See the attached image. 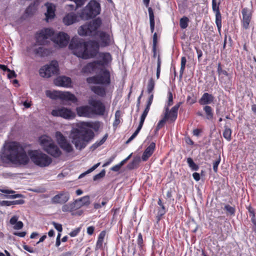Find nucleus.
I'll return each mask as SVG.
<instances>
[{
    "label": "nucleus",
    "instance_id": "nucleus-1",
    "mask_svg": "<svg viewBox=\"0 0 256 256\" xmlns=\"http://www.w3.org/2000/svg\"><path fill=\"white\" fill-rule=\"evenodd\" d=\"M99 48L98 42L94 40L86 42L78 38H73L69 44V48L74 54L83 59H88L96 56Z\"/></svg>",
    "mask_w": 256,
    "mask_h": 256
},
{
    "label": "nucleus",
    "instance_id": "nucleus-17",
    "mask_svg": "<svg viewBox=\"0 0 256 256\" xmlns=\"http://www.w3.org/2000/svg\"><path fill=\"white\" fill-rule=\"evenodd\" d=\"M70 199L69 193L67 192H60L52 198L51 202L54 204H63L66 202Z\"/></svg>",
    "mask_w": 256,
    "mask_h": 256
},
{
    "label": "nucleus",
    "instance_id": "nucleus-26",
    "mask_svg": "<svg viewBox=\"0 0 256 256\" xmlns=\"http://www.w3.org/2000/svg\"><path fill=\"white\" fill-rule=\"evenodd\" d=\"M214 96L208 92L204 93L200 98L198 102L201 105L208 106L214 102Z\"/></svg>",
    "mask_w": 256,
    "mask_h": 256
},
{
    "label": "nucleus",
    "instance_id": "nucleus-28",
    "mask_svg": "<svg viewBox=\"0 0 256 256\" xmlns=\"http://www.w3.org/2000/svg\"><path fill=\"white\" fill-rule=\"evenodd\" d=\"M39 142L42 146L43 147L44 150L46 151L47 148L54 143L52 139L48 136L44 135L39 138Z\"/></svg>",
    "mask_w": 256,
    "mask_h": 256
},
{
    "label": "nucleus",
    "instance_id": "nucleus-63",
    "mask_svg": "<svg viewBox=\"0 0 256 256\" xmlns=\"http://www.w3.org/2000/svg\"><path fill=\"white\" fill-rule=\"evenodd\" d=\"M116 157V154L112 156L102 166L103 167L106 166L110 164Z\"/></svg>",
    "mask_w": 256,
    "mask_h": 256
},
{
    "label": "nucleus",
    "instance_id": "nucleus-39",
    "mask_svg": "<svg viewBox=\"0 0 256 256\" xmlns=\"http://www.w3.org/2000/svg\"><path fill=\"white\" fill-rule=\"evenodd\" d=\"M152 102L150 100H148L146 108H145L144 110V111L142 114L140 118L142 120H145L146 118V117L148 114L150 110V106L152 104Z\"/></svg>",
    "mask_w": 256,
    "mask_h": 256
},
{
    "label": "nucleus",
    "instance_id": "nucleus-57",
    "mask_svg": "<svg viewBox=\"0 0 256 256\" xmlns=\"http://www.w3.org/2000/svg\"><path fill=\"white\" fill-rule=\"evenodd\" d=\"M72 204L73 205L74 211L82 207L79 199L76 200Z\"/></svg>",
    "mask_w": 256,
    "mask_h": 256
},
{
    "label": "nucleus",
    "instance_id": "nucleus-40",
    "mask_svg": "<svg viewBox=\"0 0 256 256\" xmlns=\"http://www.w3.org/2000/svg\"><path fill=\"white\" fill-rule=\"evenodd\" d=\"M81 205L83 206H88L90 204V198L88 196H84L80 198H78Z\"/></svg>",
    "mask_w": 256,
    "mask_h": 256
},
{
    "label": "nucleus",
    "instance_id": "nucleus-24",
    "mask_svg": "<svg viewBox=\"0 0 256 256\" xmlns=\"http://www.w3.org/2000/svg\"><path fill=\"white\" fill-rule=\"evenodd\" d=\"M78 126L84 130H89L88 128H92L95 131H97L99 130L100 127V124L98 122H82L78 123Z\"/></svg>",
    "mask_w": 256,
    "mask_h": 256
},
{
    "label": "nucleus",
    "instance_id": "nucleus-12",
    "mask_svg": "<svg viewBox=\"0 0 256 256\" xmlns=\"http://www.w3.org/2000/svg\"><path fill=\"white\" fill-rule=\"evenodd\" d=\"M56 138L58 143L64 152L67 153H70L73 152L74 148L72 145L60 132H56Z\"/></svg>",
    "mask_w": 256,
    "mask_h": 256
},
{
    "label": "nucleus",
    "instance_id": "nucleus-36",
    "mask_svg": "<svg viewBox=\"0 0 256 256\" xmlns=\"http://www.w3.org/2000/svg\"><path fill=\"white\" fill-rule=\"evenodd\" d=\"M140 162V157H135L132 161L128 164V168L130 170L134 169L138 166Z\"/></svg>",
    "mask_w": 256,
    "mask_h": 256
},
{
    "label": "nucleus",
    "instance_id": "nucleus-60",
    "mask_svg": "<svg viewBox=\"0 0 256 256\" xmlns=\"http://www.w3.org/2000/svg\"><path fill=\"white\" fill-rule=\"evenodd\" d=\"M218 72L219 76H220L221 74H224L226 76H228V72L226 70L222 69L220 64H218Z\"/></svg>",
    "mask_w": 256,
    "mask_h": 256
},
{
    "label": "nucleus",
    "instance_id": "nucleus-59",
    "mask_svg": "<svg viewBox=\"0 0 256 256\" xmlns=\"http://www.w3.org/2000/svg\"><path fill=\"white\" fill-rule=\"evenodd\" d=\"M143 242H143L142 234L141 233H139L138 234V239H137V244H138V247L140 248H142Z\"/></svg>",
    "mask_w": 256,
    "mask_h": 256
},
{
    "label": "nucleus",
    "instance_id": "nucleus-50",
    "mask_svg": "<svg viewBox=\"0 0 256 256\" xmlns=\"http://www.w3.org/2000/svg\"><path fill=\"white\" fill-rule=\"evenodd\" d=\"M144 120H142L140 118V124H139V125L136 129V130L134 132L132 135L134 138H135L136 137V136L139 133L140 131V130L142 129V126L144 124Z\"/></svg>",
    "mask_w": 256,
    "mask_h": 256
},
{
    "label": "nucleus",
    "instance_id": "nucleus-54",
    "mask_svg": "<svg viewBox=\"0 0 256 256\" xmlns=\"http://www.w3.org/2000/svg\"><path fill=\"white\" fill-rule=\"evenodd\" d=\"M166 121L167 120L164 118V117L160 120L156 128V131H158L159 130L162 128L164 126Z\"/></svg>",
    "mask_w": 256,
    "mask_h": 256
},
{
    "label": "nucleus",
    "instance_id": "nucleus-52",
    "mask_svg": "<svg viewBox=\"0 0 256 256\" xmlns=\"http://www.w3.org/2000/svg\"><path fill=\"white\" fill-rule=\"evenodd\" d=\"M224 209L226 210V212L228 213H229L231 215H233L235 213V208L228 204H226L225 206Z\"/></svg>",
    "mask_w": 256,
    "mask_h": 256
},
{
    "label": "nucleus",
    "instance_id": "nucleus-30",
    "mask_svg": "<svg viewBox=\"0 0 256 256\" xmlns=\"http://www.w3.org/2000/svg\"><path fill=\"white\" fill-rule=\"evenodd\" d=\"M18 216H12L10 220V224L14 226V230H18L22 229L24 226L23 222L22 221H18Z\"/></svg>",
    "mask_w": 256,
    "mask_h": 256
},
{
    "label": "nucleus",
    "instance_id": "nucleus-2",
    "mask_svg": "<svg viewBox=\"0 0 256 256\" xmlns=\"http://www.w3.org/2000/svg\"><path fill=\"white\" fill-rule=\"evenodd\" d=\"M4 149L1 154L2 160L15 164H26L29 158L24 148L16 142H8L4 146Z\"/></svg>",
    "mask_w": 256,
    "mask_h": 256
},
{
    "label": "nucleus",
    "instance_id": "nucleus-48",
    "mask_svg": "<svg viewBox=\"0 0 256 256\" xmlns=\"http://www.w3.org/2000/svg\"><path fill=\"white\" fill-rule=\"evenodd\" d=\"M46 52L47 50L43 47H39L38 48L34 50L35 54L40 56H44L46 54Z\"/></svg>",
    "mask_w": 256,
    "mask_h": 256
},
{
    "label": "nucleus",
    "instance_id": "nucleus-42",
    "mask_svg": "<svg viewBox=\"0 0 256 256\" xmlns=\"http://www.w3.org/2000/svg\"><path fill=\"white\" fill-rule=\"evenodd\" d=\"M232 130L230 128L226 127L223 132L224 137L228 140L230 141L232 139Z\"/></svg>",
    "mask_w": 256,
    "mask_h": 256
},
{
    "label": "nucleus",
    "instance_id": "nucleus-47",
    "mask_svg": "<svg viewBox=\"0 0 256 256\" xmlns=\"http://www.w3.org/2000/svg\"><path fill=\"white\" fill-rule=\"evenodd\" d=\"M100 162H98L96 164H94L93 166H92L91 168L88 169L86 172L80 174V176H78V178H80L84 177V176H85L86 174H90L91 172H93L100 165Z\"/></svg>",
    "mask_w": 256,
    "mask_h": 256
},
{
    "label": "nucleus",
    "instance_id": "nucleus-7",
    "mask_svg": "<svg viewBox=\"0 0 256 256\" xmlns=\"http://www.w3.org/2000/svg\"><path fill=\"white\" fill-rule=\"evenodd\" d=\"M46 94L47 97L52 100L59 98L62 100L71 101L73 102H76L78 100L74 94L68 92L46 90Z\"/></svg>",
    "mask_w": 256,
    "mask_h": 256
},
{
    "label": "nucleus",
    "instance_id": "nucleus-46",
    "mask_svg": "<svg viewBox=\"0 0 256 256\" xmlns=\"http://www.w3.org/2000/svg\"><path fill=\"white\" fill-rule=\"evenodd\" d=\"M188 18L186 16H184L180 18V26L182 28L184 29L188 26Z\"/></svg>",
    "mask_w": 256,
    "mask_h": 256
},
{
    "label": "nucleus",
    "instance_id": "nucleus-23",
    "mask_svg": "<svg viewBox=\"0 0 256 256\" xmlns=\"http://www.w3.org/2000/svg\"><path fill=\"white\" fill-rule=\"evenodd\" d=\"M156 148V144L152 142L146 148L142 156V160L144 162L146 161L148 158L152 154Z\"/></svg>",
    "mask_w": 256,
    "mask_h": 256
},
{
    "label": "nucleus",
    "instance_id": "nucleus-44",
    "mask_svg": "<svg viewBox=\"0 0 256 256\" xmlns=\"http://www.w3.org/2000/svg\"><path fill=\"white\" fill-rule=\"evenodd\" d=\"M63 212H73L74 211L73 205L72 203L64 204L62 208Z\"/></svg>",
    "mask_w": 256,
    "mask_h": 256
},
{
    "label": "nucleus",
    "instance_id": "nucleus-3",
    "mask_svg": "<svg viewBox=\"0 0 256 256\" xmlns=\"http://www.w3.org/2000/svg\"><path fill=\"white\" fill-rule=\"evenodd\" d=\"M78 128H73L70 137L76 148L80 150L84 148L94 138V134L91 130H84L77 124Z\"/></svg>",
    "mask_w": 256,
    "mask_h": 256
},
{
    "label": "nucleus",
    "instance_id": "nucleus-29",
    "mask_svg": "<svg viewBox=\"0 0 256 256\" xmlns=\"http://www.w3.org/2000/svg\"><path fill=\"white\" fill-rule=\"evenodd\" d=\"M46 152L55 158L60 156L62 153L60 148L54 142L49 148H46Z\"/></svg>",
    "mask_w": 256,
    "mask_h": 256
},
{
    "label": "nucleus",
    "instance_id": "nucleus-6",
    "mask_svg": "<svg viewBox=\"0 0 256 256\" xmlns=\"http://www.w3.org/2000/svg\"><path fill=\"white\" fill-rule=\"evenodd\" d=\"M32 161L36 165L40 167H46L52 162V159L48 155L38 151L30 152Z\"/></svg>",
    "mask_w": 256,
    "mask_h": 256
},
{
    "label": "nucleus",
    "instance_id": "nucleus-27",
    "mask_svg": "<svg viewBox=\"0 0 256 256\" xmlns=\"http://www.w3.org/2000/svg\"><path fill=\"white\" fill-rule=\"evenodd\" d=\"M77 15L74 12H70L66 14L63 18V22L65 25L70 26L78 20Z\"/></svg>",
    "mask_w": 256,
    "mask_h": 256
},
{
    "label": "nucleus",
    "instance_id": "nucleus-15",
    "mask_svg": "<svg viewBox=\"0 0 256 256\" xmlns=\"http://www.w3.org/2000/svg\"><path fill=\"white\" fill-rule=\"evenodd\" d=\"M98 58L100 59L98 60L88 64L87 65V67L93 69L96 64L100 66H105L112 61V56L108 52L100 53Z\"/></svg>",
    "mask_w": 256,
    "mask_h": 256
},
{
    "label": "nucleus",
    "instance_id": "nucleus-14",
    "mask_svg": "<svg viewBox=\"0 0 256 256\" xmlns=\"http://www.w3.org/2000/svg\"><path fill=\"white\" fill-rule=\"evenodd\" d=\"M181 104V102H178L173 106L170 110L168 106L164 107V118L170 122H174L178 116V110Z\"/></svg>",
    "mask_w": 256,
    "mask_h": 256
},
{
    "label": "nucleus",
    "instance_id": "nucleus-58",
    "mask_svg": "<svg viewBox=\"0 0 256 256\" xmlns=\"http://www.w3.org/2000/svg\"><path fill=\"white\" fill-rule=\"evenodd\" d=\"M173 104V97L172 94L170 92H168V102H167V104L165 106H168L169 108Z\"/></svg>",
    "mask_w": 256,
    "mask_h": 256
},
{
    "label": "nucleus",
    "instance_id": "nucleus-9",
    "mask_svg": "<svg viewBox=\"0 0 256 256\" xmlns=\"http://www.w3.org/2000/svg\"><path fill=\"white\" fill-rule=\"evenodd\" d=\"M54 31L50 28H44L38 32L36 36V42L38 45H44L48 42V40L54 35Z\"/></svg>",
    "mask_w": 256,
    "mask_h": 256
},
{
    "label": "nucleus",
    "instance_id": "nucleus-56",
    "mask_svg": "<svg viewBox=\"0 0 256 256\" xmlns=\"http://www.w3.org/2000/svg\"><path fill=\"white\" fill-rule=\"evenodd\" d=\"M107 138H108V135L107 134H106L102 140H100L99 142H96L94 144V148H98V146H101L102 144L107 139Z\"/></svg>",
    "mask_w": 256,
    "mask_h": 256
},
{
    "label": "nucleus",
    "instance_id": "nucleus-43",
    "mask_svg": "<svg viewBox=\"0 0 256 256\" xmlns=\"http://www.w3.org/2000/svg\"><path fill=\"white\" fill-rule=\"evenodd\" d=\"M120 112L118 110L116 112L114 115V120L113 123L114 126H116L120 122Z\"/></svg>",
    "mask_w": 256,
    "mask_h": 256
},
{
    "label": "nucleus",
    "instance_id": "nucleus-32",
    "mask_svg": "<svg viewBox=\"0 0 256 256\" xmlns=\"http://www.w3.org/2000/svg\"><path fill=\"white\" fill-rule=\"evenodd\" d=\"M148 12L150 16V28L151 32L152 33L154 30V16L152 9L151 8H148Z\"/></svg>",
    "mask_w": 256,
    "mask_h": 256
},
{
    "label": "nucleus",
    "instance_id": "nucleus-37",
    "mask_svg": "<svg viewBox=\"0 0 256 256\" xmlns=\"http://www.w3.org/2000/svg\"><path fill=\"white\" fill-rule=\"evenodd\" d=\"M187 163L192 170H198L199 168L198 166L194 162L192 159L191 158H187Z\"/></svg>",
    "mask_w": 256,
    "mask_h": 256
},
{
    "label": "nucleus",
    "instance_id": "nucleus-25",
    "mask_svg": "<svg viewBox=\"0 0 256 256\" xmlns=\"http://www.w3.org/2000/svg\"><path fill=\"white\" fill-rule=\"evenodd\" d=\"M100 38L102 46H106L110 45L112 42V38L110 34L104 32L100 33Z\"/></svg>",
    "mask_w": 256,
    "mask_h": 256
},
{
    "label": "nucleus",
    "instance_id": "nucleus-61",
    "mask_svg": "<svg viewBox=\"0 0 256 256\" xmlns=\"http://www.w3.org/2000/svg\"><path fill=\"white\" fill-rule=\"evenodd\" d=\"M80 229H81L80 227L76 228L75 230H73L69 234L70 236L71 237H74V236H76L80 232Z\"/></svg>",
    "mask_w": 256,
    "mask_h": 256
},
{
    "label": "nucleus",
    "instance_id": "nucleus-33",
    "mask_svg": "<svg viewBox=\"0 0 256 256\" xmlns=\"http://www.w3.org/2000/svg\"><path fill=\"white\" fill-rule=\"evenodd\" d=\"M106 232L104 231H102L99 234L96 246V250H98L102 248Z\"/></svg>",
    "mask_w": 256,
    "mask_h": 256
},
{
    "label": "nucleus",
    "instance_id": "nucleus-64",
    "mask_svg": "<svg viewBox=\"0 0 256 256\" xmlns=\"http://www.w3.org/2000/svg\"><path fill=\"white\" fill-rule=\"evenodd\" d=\"M0 192L6 194H13L16 192L15 191L8 188H0Z\"/></svg>",
    "mask_w": 256,
    "mask_h": 256
},
{
    "label": "nucleus",
    "instance_id": "nucleus-18",
    "mask_svg": "<svg viewBox=\"0 0 256 256\" xmlns=\"http://www.w3.org/2000/svg\"><path fill=\"white\" fill-rule=\"evenodd\" d=\"M78 114L80 116L91 118L94 116L91 106H84L76 108Z\"/></svg>",
    "mask_w": 256,
    "mask_h": 256
},
{
    "label": "nucleus",
    "instance_id": "nucleus-31",
    "mask_svg": "<svg viewBox=\"0 0 256 256\" xmlns=\"http://www.w3.org/2000/svg\"><path fill=\"white\" fill-rule=\"evenodd\" d=\"M91 90L100 97H104L106 95V88L100 86H92Z\"/></svg>",
    "mask_w": 256,
    "mask_h": 256
},
{
    "label": "nucleus",
    "instance_id": "nucleus-38",
    "mask_svg": "<svg viewBox=\"0 0 256 256\" xmlns=\"http://www.w3.org/2000/svg\"><path fill=\"white\" fill-rule=\"evenodd\" d=\"M152 102L150 100H148L146 108H145L144 110V111L142 114L140 118L142 120H145L146 118V117L148 114L150 110V106L152 104Z\"/></svg>",
    "mask_w": 256,
    "mask_h": 256
},
{
    "label": "nucleus",
    "instance_id": "nucleus-8",
    "mask_svg": "<svg viewBox=\"0 0 256 256\" xmlns=\"http://www.w3.org/2000/svg\"><path fill=\"white\" fill-rule=\"evenodd\" d=\"M58 72V64L57 61L52 60L49 64H46L40 70V74L44 78H50L56 74Z\"/></svg>",
    "mask_w": 256,
    "mask_h": 256
},
{
    "label": "nucleus",
    "instance_id": "nucleus-20",
    "mask_svg": "<svg viewBox=\"0 0 256 256\" xmlns=\"http://www.w3.org/2000/svg\"><path fill=\"white\" fill-rule=\"evenodd\" d=\"M219 4L218 3L217 5L216 2H212V8L216 14V24L218 31L220 32L222 28V16L220 11Z\"/></svg>",
    "mask_w": 256,
    "mask_h": 256
},
{
    "label": "nucleus",
    "instance_id": "nucleus-34",
    "mask_svg": "<svg viewBox=\"0 0 256 256\" xmlns=\"http://www.w3.org/2000/svg\"><path fill=\"white\" fill-rule=\"evenodd\" d=\"M203 109L206 113V118L208 120H212L214 117L212 108L210 106H205Z\"/></svg>",
    "mask_w": 256,
    "mask_h": 256
},
{
    "label": "nucleus",
    "instance_id": "nucleus-16",
    "mask_svg": "<svg viewBox=\"0 0 256 256\" xmlns=\"http://www.w3.org/2000/svg\"><path fill=\"white\" fill-rule=\"evenodd\" d=\"M52 40L60 48L65 47L67 46L70 36L66 33L60 32L54 36Z\"/></svg>",
    "mask_w": 256,
    "mask_h": 256
},
{
    "label": "nucleus",
    "instance_id": "nucleus-41",
    "mask_svg": "<svg viewBox=\"0 0 256 256\" xmlns=\"http://www.w3.org/2000/svg\"><path fill=\"white\" fill-rule=\"evenodd\" d=\"M154 85L155 82L154 79L152 78H150L148 82L147 86V92L149 94L152 92L154 88Z\"/></svg>",
    "mask_w": 256,
    "mask_h": 256
},
{
    "label": "nucleus",
    "instance_id": "nucleus-5",
    "mask_svg": "<svg viewBox=\"0 0 256 256\" xmlns=\"http://www.w3.org/2000/svg\"><path fill=\"white\" fill-rule=\"evenodd\" d=\"M102 24L100 18H96L80 26L78 34L82 36L94 35Z\"/></svg>",
    "mask_w": 256,
    "mask_h": 256
},
{
    "label": "nucleus",
    "instance_id": "nucleus-19",
    "mask_svg": "<svg viewBox=\"0 0 256 256\" xmlns=\"http://www.w3.org/2000/svg\"><path fill=\"white\" fill-rule=\"evenodd\" d=\"M56 86L69 88L71 86L72 80L70 78L66 76H60L54 80Z\"/></svg>",
    "mask_w": 256,
    "mask_h": 256
},
{
    "label": "nucleus",
    "instance_id": "nucleus-55",
    "mask_svg": "<svg viewBox=\"0 0 256 256\" xmlns=\"http://www.w3.org/2000/svg\"><path fill=\"white\" fill-rule=\"evenodd\" d=\"M36 8L34 4H32L26 10V13L28 15L32 14L35 11Z\"/></svg>",
    "mask_w": 256,
    "mask_h": 256
},
{
    "label": "nucleus",
    "instance_id": "nucleus-53",
    "mask_svg": "<svg viewBox=\"0 0 256 256\" xmlns=\"http://www.w3.org/2000/svg\"><path fill=\"white\" fill-rule=\"evenodd\" d=\"M106 174V171L104 170H102L99 174L95 175L94 178L93 180L94 181L98 180L101 178H103Z\"/></svg>",
    "mask_w": 256,
    "mask_h": 256
},
{
    "label": "nucleus",
    "instance_id": "nucleus-35",
    "mask_svg": "<svg viewBox=\"0 0 256 256\" xmlns=\"http://www.w3.org/2000/svg\"><path fill=\"white\" fill-rule=\"evenodd\" d=\"M158 204L160 206V208H159L158 212V220H160L161 216H162L163 215H164L166 212L164 206L163 204L162 203V202L160 198L158 199Z\"/></svg>",
    "mask_w": 256,
    "mask_h": 256
},
{
    "label": "nucleus",
    "instance_id": "nucleus-10",
    "mask_svg": "<svg viewBox=\"0 0 256 256\" xmlns=\"http://www.w3.org/2000/svg\"><path fill=\"white\" fill-rule=\"evenodd\" d=\"M88 104L92 108L94 116L95 115L104 116L106 112L104 104L99 100H90Z\"/></svg>",
    "mask_w": 256,
    "mask_h": 256
},
{
    "label": "nucleus",
    "instance_id": "nucleus-4",
    "mask_svg": "<svg viewBox=\"0 0 256 256\" xmlns=\"http://www.w3.org/2000/svg\"><path fill=\"white\" fill-rule=\"evenodd\" d=\"M100 12V6L96 0H90L80 14L82 20H87L96 16Z\"/></svg>",
    "mask_w": 256,
    "mask_h": 256
},
{
    "label": "nucleus",
    "instance_id": "nucleus-13",
    "mask_svg": "<svg viewBox=\"0 0 256 256\" xmlns=\"http://www.w3.org/2000/svg\"><path fill=\"white\" fill-rule=\"evenodd\" d=\"M51 114L54 116H60L65 119H72L75 116V114L71 110L64 108L60 107L53 110Z\"/></svg>",
    "mask_w": 256,
    "mask_h": 256
},
{
    "label": "nucleus",
    "instance_id": "nucleus-62",
    "mask_svg": "<svg viewBox=\"0 0 256 256\" xmlns=\"http://www.w3.org/2000/svg\"><path fill=\"white\" fill-rule=\"evenodd\" d=\"M52 224L54 226V228L59 232H62V225L60 224L56 223V222H53Z\"/></svg>",
    "mask_w": 256,
    "mask_h": 256
},
{
    "label": "nucleus",
    "instance_id": "nucleus-11",
    "mask_svg": "<svg viewBox=\"0 0 256 256\" xmlns=\"http://www.w3.org/2000/svg\"><path fill=\"white\" fill-rule=\"evenodd\" d=\"M87 81L89 83L92 82L96 84L108 85L110 82V72L106 70L104 71L100 75H98L92 78H88Z\"/></svg>",
    "mask_w": 256,
    "mask_h": 256
},
{
    "label": "nucleus",
    "instance_id": "nucleus-45",
    "mask_svg": "<svg viewBox=\"0 0 256 256\" xmlns=\"http://www.w3.org/2000/svg\"><path fill=\"white\" fill-rule=\"evenodd\" d=\"M186 62V57L182 56L181 58L180 69V78H182V74H183L184 68H185Z\"/></svg>",
    "mask_w": 256,
    "mask_h": 256
},
{
    "label": "nucleus",
    "instance_id": "nucleus-22",
    "mask_svg": "<svg viewBox=\"0 0 256 256\" xmlns=\"http://www.w3.org/2000/svg\"><path fill=\"white\" fill-rule=\"evenodd\" d=\"M242 26L245 29H247L251 20V12L248 8H244L242 9Z\"/></svg>",
    "mask_w": 256,
    "mask_h": 256
},
{
    "label": "nucleus",
    "instance_id": "nucleus-21",
    "mask_svg": "<svg viewBox=\"0 0 256 256\" xmlns=\"http://www.w3.org/2000/svg\"><path fill=\"white\" fill-rule=\"evenodd\" d=\"M45 6L46 8V12L45 13L46 20L48 22L55 16L56 6L51 3H46Z\"/></svg>",
    "mask_w": 256,
    "mask_h": 256
},
{
    "label": "nucleus",
    "instance_id": "nucleus-49",
    "mask_svg": "<svg viewBox=\"0 0 256 256\" xmlns=\"http://www.w3.org/2000/svg\"><path fill=\"white\" fill-rule=\"evenodd\" d=\"M144 120H142L140 118V124H139V125L136 129V130L134 132L132 135L134 138H135L136 137V136L139 133L140 131V130L142 129V126L144 124Z\"/></svg>",
    "mask_w": 256,
    "mask_h": 256
},
{
    "label": "nucleus",
    "instance_id": "nucleus-51",
    "mask_svg": "<svg viewBox=\"0 0 256 256\" xmlns=\"http://www.w3.org/2000/svg\"><path fill=\"white\" fill-rule=\"evenodd\" d=\"M161 60L160 56L158 54V56L157 68H156V78L158 79L160 73Z\"/></svg>",
    "mask_w": 256,
    "mask_h": 256
}]
</instances>
